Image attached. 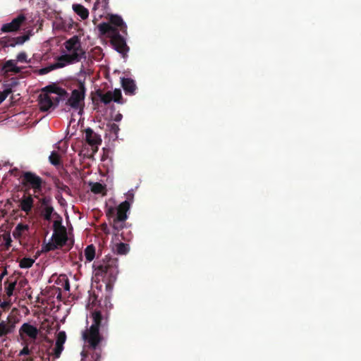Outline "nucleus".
Here are the masks:
<instances>
[{
  "mask_svg": "<svg viewBox=\"0 0 361 361\" xmlns=\"http://www.w3.org/2000/svg\"><path fill=\"white\" fill-rule=\"evenodd\" d=\"M29 230V226L27 224H18L13 232V234L15 235L16 233H18V235H21V233L25 231Z\"/></svg>",
  "mask_w": 361,
  "mask_h": 361,
  "instance_id": "nucleus-33",
  "label": "nucleus"
},
{
  "mask_svg": "<svg viewBox=\"0 0 361 361\" xmlns=\"http://www.w3.org/2000/svg\"><path fill=\"white\" fill-rule=\"evenodd\" d=\"M66 340V332L62 331H59L56 336V343L63 345Z\"/></svg>",
  "mask_w": 361,
  "mask_h": 361,
  "instance_id": "nucleus-34",
  "label": "nucleus"
},
{
  "mask_svg": "<svg viewBox=\"0 0 361 361\" xmlns=\"http://www.w3.org/2000/svg\"><path fill=\"white\" fill-rule=\"evenodd\" d=\"M15 319L8 316L6 321L0 322V338L5 337L8 334L13 333L16 328Z\"/></svg>",
  "mask_w": 361,
  "mask_h": 361,
  "instance_id": "nucleus-11",
  "label": "nucleus"
},
{
  "mask_svg": "<svg viewBox=\"0 0 361 361\" xmlns=\"http://www.w3.org/2000/svg\"><path fill=\"white\" fill-rule=\"evenodd\" d=\"M59 188L61 190H62L63 191H65V192H66V190H69V188H68L67 185H64V184H62V185H61V186H59Z\"/></svg>",
  "mask_w": 361,
  "mask_h": 361,
  "instance_id": "nucleus-50",
  "label": "nucleus"
},
{
  "mask_svg": "<svg viewBox=\"0 0 361 361\" xmlns=\"http://www.w3.org/2000/svg\"><path fill=\"white\" fill-rule=\"evenodd\" d=\"M113 251L117 255H126L129 250V245L124 243H116L113 247Z\"/></svg>",
  "mask_w": 361,
  "mask_h": 361,
  "instance_id": "nucleus-24",
  "label": "nucleus"
},
{
  "mask_svg": "<svg viewBox=\"0 0 361 361\" xmlns=\"http://www.w3.org/2000/svg\"><path fill=\"white\" fill-rule=\"evenodd\" d=\"M53 241L54 243H56V245L58 246H63L66 244V236L65 235L62 234H58L54 233L52 236Z\"/></svg>",
  "mask_w": 361,
  "mask_h": 361,
  "instance_id": "nucleus-29",
  "label": "nucleus"
},
{
  "mask_svg": "<svg viewBox=\"0 0 361 361\" xmlns=\"http://www.w3.org/2000/svg\"><path fill=\"white\" fill-rule=\"evenodd\" d=\"M56 224H57V222H56V221H55V222H54V226H56Z\"/></svg>",
  "mask_w": 361,
  "mask_h": 361,
  "instance_id": "nucleus-57",
  "label": "nucleus"
},
{
  "mask_svg": "<svg viewBox=\"0 0 361 361\" xmlns=\"http://www.w3.org/2000/svg\"><path fill=\"white\" fill-rule=\"evenodd\" d=\"M2 279H3L2 275H0V283H1Z\"/></svg>",
  "mask_w": 361,
  "mask_h": 361,
  "instance_id": "nucleus-55",
  "label": "nucleus"
},
{
  "mask_svg": "<svg viewBox=\"0 0 361 361\" xmlns=\"http://www.w3.org/2000/svg\"><path fill=\"white\" fill-rule=\"evenodd\" d=\"M42 91L48 94L49 93H54V94H56L58 96L62 97L63 98H65L68 96V92L65 89H63L61 87H59L55 84L49 85L44 87L42 90Z\"/></svg>",
  "mask_w": 361,
  "mask_h": 361,
  "instance_id": "nucleus-17",
  "label": "nucleus"
},
{
  "mask_svg": "<svg viewBox=\"0 0 361 361\" xmlns=\"http://www.w3.org/2000/svg\"><path fill=\"white\" fill-rule=\"evenodd\" d=\"M65 47L69 53H77L86 59V53L82 49L80 40L78 36L75 35L67 40L65 42Z\"/></svg>",
  "mask_w": 361,
  "mask_h": 361,
  "instance_id": "nucleus-6",
  "label": "nucleus"
},
{
  "mask_svg": "<svg viewBox=\"0 0 361 361\" xmlns=\"http://www.w3.org/2000/svg\"><path fill=\"white\" fill-rule=\"evenodd\" d=\"M128 199L130 200H133V193H132L130 192H128Z\"/></svg>",
  "mask_w": 361,
  "mask_h": 361,
  "instance_id": "nucleus-51",
  "label": "nucleus"
},
{
  "mask_svg": "<svg viewBox=\"0 0 361 361\" xmlns=\"http://www.w3.org/2000/svg\"><path fill=\"white\" fill-rule=\"evenodd\" d=\"M26 18L24 15H18L16 18H13L11 23L4 24L1 28V31L5 33L16 32L20 30Z\"/></svg>",
  "mask_w": 361,
  "mask_h": 361,
  "instance_id": "nucleus-8",
  "label": "nucleus"
},
{
  "mask_svg": "<svg viewBox=\"0 0 361 361\" xmlns=\"http://www.w3.org/2000/svg\"><path fill=\"white\" fill-rule=\"evenodd\" d=\"M95 95L98 97L100 99V102L104 104H109L112 101L113 98L111 97V96H113L111 91H108L106 93H103L102 90L100 89L96 90Z\"/></svg>",
  "mask_w": 361,
  "mask_h": 361,
  "instance_id": "nucleus-23",
  "label": "nucleus"
},
{
  "mask_svg": "<svg viewBox=\"0 0 361 361\" xmlns=\"http://www.w3.org/2000/svg\"><path fill=\"white\" fill-rule=\"evenodd\" d=\"M95 247L91 244L86 247L84 250V255L87 262H92L95 257Z\"/></svg>",
  "mask_w": 361,
  "mask_h": 361,
  "instance_id": "nucleus-26",
  "label": "nucleus"
},
{
  "mask_svg": "<svg viewBox=\"0 0 361 361\" xmlns=\"http://www.w3.org/2000/svg\"><path fill=\"white\" fill-rule=\"evenodd\" d=\"M21 184L25 188V192L32 190L34 197L39 199L42 195V189L46 185V181L35 173L24 171L21 175Z\"/></svg>",
  "mask_w": 361,
  "mask_h": 361,
  "instance_id": "nucleus-3",
  "label": "nucleus"
},
{
  "mask_svg": "<svg viewBox=\"0 0 361 361\" xmlns=\"http://www.w3.org/2000/svg\"><path fill=\"white\" fill-rule=\"evenodd\" d=\"M61 98H63V97H60V96H58V97H56L55 98L51 99L52 101L54 102V107L56 106L59 104V102L61 100Z\"/></svg>",
  "mask_w": 361,
  "mask_h": 361,
  "instance_id": "nucleus-44",
  "label": "nucleus"
},
{
  "mask_svg": "<svg viewBox=\"0 0 361 361\" xmlns=\"http://www.w3.org/2000/svg\"><path fill=\"white\" fill-rule=\"evenodd\" d=\"M38 105L40 111H47L54 107V102L48 94L42 91L38 96Z\"/></svg>",
  "mask_w": 361,
  "mask_h": 361,
  "instance_id": "nucleus-15",
  "label": "nucleus"
},
{
  "mask_svg": "<svg viewBox=\"0 0 361 361\" xmlns=\"http://www.w3.org/2000/svg\"><path fill=\"white\" fill-rule=\"evenodd\" d=\"M96 277H101L109 283L116 281L118 274V259L106 255L102 260H97L92 264Z\"/></svg>",
  "mask_w": 361,
  "mask_h": 361,
  "instance_id": "nucleus-2",
  "label": "nucleus"
},
{
  "mask_svg": "<svg viewBox=\"0 0 361 361\" xmlns=\"http://www.w3.org/2000/svg\"><path fill=\"white\" fill-rule=\"evenodd\" d=\"M90 317L92 324L82 332V338L87 350L89 360L99 361L103 352V343L105 342V338L99 330L108 326L109 317L106 314L97 310L92 311Z\"/></svg>",
  "mask_w": 361,
  "mask_h": 361,
  "instance_id": "nucleus-1",
  "label": "nucleus"
},
{
  "mask_svg": "<svg viewBox=\"0 0 361 361\" xmlns=\"http://www.w3.org/2000/svg\"><path fill=\"white\" fill-rule=\"evenodd\" d=\"M113 96H111L112 101L118 103V104H123V97L121 94V91L119 89H116L114 92H112Z\"/></svg>",
  "mask_w": 361,
  "mask_h": 361,
  "instance_id": "nucleus-31",
  "label": "nucleus"
},
{
  "mask_svg": "<svg viewBox=\"0 0 361 361\" xmlns=\"http://www.w3.org/2000/svg\"><path fill=\"white\" fill-rule=\"evenodd\" d=\"M110 23L113 25H115L120 28V30L126 34L127 32V26L124 23L123 19L121 16L117 15H112L110 17L109 19Z\"/></svg>",
  "mask_w": 361,
  "mask_h": 361,
  "instance_id": "nucleus-20",
  "label": "nucleus"
},
{
  "mask_svg": "<svg viewBox=\"0 0 361 361\" xmlns=\"http://www.w3.org/2000/svg\"><path fill=\"white\" fill-rule=\"evenodd\" d=\"M63 350V345L61 344H55V348L54 349V354L56 357H59L62 351Z\"/></svg>",
  "mask_w": 361,
  "mask_h": 361,
  "instance_id": "nucleus-37",
  "label": "nucleus"
},
{
  "mask_svg": "<svg viewBox=\"0 0 361 361\" xmlns=\"http://www.w3.org/2000/svg\"><path fill=\"white\" fill-rule=\"evenodd\" d=\"M2 92L6 96V97H7L12 92V90L11 87H6V88L2 91Z\"/></svg>",
  "mask_w": 361,
  "mask_h": 361,
  "instance_id": "nucleus-42",
  "label": "nucleus"
},
{
  "mask_svg": "<svg viewBox=\"0 0 361 361\" xmlns=\"http://www.w3.org/2000/svg\"><path fill=\"white\" fill-rule=\"evenodd\" d=\"M16 287V283H11L6 288V294L10 296L13 294V292Z\"/></svg>",
  "mask_w": 361,
  "mask_h": 361,
  "instance_id": "nucleus-39",
  "label": "nucleus"
},
{
  "mask_svg": "<svg viewBox=\"0 0 361 361\" xmlns=\"http://www.w3.org/2000/svg\"><path fill=\"white\" fill-rule=\"evenodd\" d=\"M111 37V42L114 49L123 56L126 55L129 48L127 46L125 38L119 34L118 31L115 32Z\"/></svg>",
  "mask_w": 361,
  "mask_h": 361,
  "instance_id": "nucleus-7",
  "label": "nucleus"
},
{
  "mask_svg": "<svg viewBox=\"0 0 361 361\" xmlns=\"http://www.w3.org/2000/svg\"><path fill=\"white\" fill-rule=\"evenodd\" d=\"M97 28L102 35H105L106 34H111V36L115 34L118 31V30L113 27L108 23H102L98 25Z\"/></svg>",
  "mask_w": 361,
  "mask_h": 361,
  "instance_id": "nucleus-22",
  "label": "nucleus"
},
{
  "mask_svg": "<svg viewBox=\"0 0 361 361\" xmlns=\"http://www.w3.org/2000/svg\"><path fill=\"white\" fill-rule=\"evenodd\" d=\"M4 239L5 240V246L8 249L11 245L12 240L9 235H4Z\"/></svg>",
  "mask_w": 361,
  "mask_h": 361,
  "instance_id": "nucleus-40",
  "label": "nucleus"
},
{
  "mask_svg": "<svg viewBox=\"0 0 361 361\" xmlns=\"http://www.w3.org/2000/svg\"><path fill=\"white\" fill-rule=\"evenodd\" d=\"M2 92L6 96V97H7L12 92V90L11 87H6V88L2 91Z\"/></svg>",
  "mask_w": 361,
  "mask_h": 361,
  "instance_id": "nucleus-43",
  "label": "nucleus"
},
{
  "mask_svg": "<svg viewBox=\"0 0 361 361\" xmlns=\"http://www.w3.org/2000/svg\"><path fill=\"white\" fill-rule=\"evenodd\" d=\"M63 288L66 290H70V284H69V281H68V279H65V283L63 285Z\"/></svg>",
  "mask_w": 361,
  "mask_h": 361,
  "instance_id": "nucleus-47",
  "label": "nucleus"
},
{
  "mask_svg": "<svg viewBox=\"0 0 361 361\" xmlns=\"http://www.w3.org/2000/svg\"><path fill=\"white\" fill-rule=\"evenodd\" d=\"M114 213H115V209L112 207L108 209L107 212H106V215L107 216H111V215H114Z\"/></svg>",
  "mask_w": 361,
  "mask_h": 361,
  "instance_id": "nucleus-48",
  "label": "nucleus"
},
{
  "mask_svg": "<svg viewBox=\"0 0 361 361\" xmlns=\"http://www.w3.org/2000/svg\"><path fill=\"white\" fill-rule=\"evenodd\" d=\"M73 11L81 18L86 20L89 17V11L84 6L79 4H73L72 6Z\"/></svg>",
  "mask_w": 361,
  "mask_h": 361,
  "instance_id": "nucleus-21",
  "label": "nucleus"
},
{
  "mask_svg": "<svg viewBox=\"0 0 361 361\" xmlns=\"http://www.w3.org/2000/svg\"><path fill=\"white\" fill-rule=\"evenodd\" d=\"M18 84V82L15 79H11V81L10 83L6 85V87H9L12 88L13 87L16 86Z\"/></svg>",
  "mask_w": 361,
  "mask_h": 361,
  "instance_id": "nucleus-45",
  "label": "nucleus"
},
{
  "mask_svg": "<svg viewBox=\"0 0 361 361\" xmlns=\"http://www.w3.org/2000/svg\"><path fill=\"white\" fill-rule=\"evenodd\" d=\"M30 37L28 35H24L16 37H3L1 43L4 47H14L16 45H22L26 41L29 39Z\"/></svg>",
  "mask_w": 361,
  "mask_h": 361,
  "instance_id": "nucleus-13",
  "label": "nucleus"
},
{
  "mask_svg": "<svg viewBox=\"0 0 361 361\" xmlns=\"http://www.w3.org/2000/svg\"><path fill=\"white\" fill-rule=\"evenodd\" d=\"M130 203L128 200L121 202L116 208V216L115 217L121 220H126L127 212L130 209Z\"/></svg>",
  "mask_w": 361,
  "mask_h": 361,
  "instance_id": "nucleus-18",
  "label": "nucleus"
},
{
  "mask_svg": "<svg viewBox=\"0 0 361 361\" xmlns=\"http://www.w3.org/2000/svg\"><path fill=\"white\" fill-rule=\"evenodd\" d=\"M126 225V220H121L118 218L115 217L113 221V228L114 230L115 234H118V232L121 231Z\"/></svg>",
  "mask_w": 361,
  "mask_h": 361,
  "instance_id": "nucleus-28",
  "label": "nucleus"
},
{
  "mask_svg": "<svg viewBox=\"0 0 361 361\" xmlns=\"http://www.w3.org/2000/svg\"><path fill=\"white\" fill-rule=\"evenodd\" d=\"M22 71V68L17 66L16 61L13 59L6 61L2 66L0 73L4 78L10 77L12 73L18 74Z\"/></svg>",
  "mask_w": 361,
  "mask_h": 361,
  "instance_id": "nucleus-9",
  "label": "nucleus"
},
{
  "mask_svg": "<svg viewBox=\"0 0 361 361\" xmlns=\"http://www.w3.org/2000/svg\"><path fill=\"white\" fill-rule=\"evenodd\" d=\"M85 90L86 88L85 83L80 82L78 83V88L72 91L71 97L66 102V105L69 106L75 110H82L84 106Z\"/></svg>",
  "mask_w": 361,
  "mask_h": 361,
  "instance_id": "nucleus-4",
  "label": "nucleus"
},
{
  "mask_svg": "<svg viewBox=\"0 0 361 361\" xmlns=\"http://www.w3.org/2000/svg\"><path fill=\"white\" fill-rule=\"evenodd\" d=\"M121 235L123 236V233H121ZM122 238H123V239L126 240V238L124 237H122Z\"/></svg>",
  "mask_w": 361,
  "mask_h": 361,
  "instance_id": "nucleus-56",
  "label": "nucleus"
},
{
  "mask_svg": "<svg viewBox=\"0 0 361 361\" xmlns=\"http://www.w3.org/2000/svg\"><path fill=\"white\" fill-rule=\"evenodd\" d=\"M30 353V350H29L27 346H25L20 352L19 355H29Z\"/></svg>",
  "mask_w": 361,
  "mask_h": 361,
  "instance_id": "nucleus-41",
  "label": "nucleus"
},
{
  "mask_svg": "<svg viewBox=\"0 0 361 361\" xmlns=\"http://www.w3.org/2000/svg\"><path fill=\"white\" fill-rule=\"evenodd\" d=\"M35 259L30 257H23L19 262V267L21 269L30 268L35 263Z\"/></svg>",
  "mask_w": 361,
  "mask_h": 361,
  "instance_id": "nucleus-30",
  "label": "nucleus"
},
{
  "mask_svg": "<svg viewBox=\"0 0 361 361\" xmlns=\"http://www.w3.org/2000/svg\"><path fill=\"white\" fill-rule=\"evenodd\" d=\"M103 4H104V6H103L104 8H106L108 6V4H109V0H104Z\"/></svg>",
  "mask_w": 361,
  "mask_h": 361,
  "instance_id": "nucleus-52",
  "label": "nucleus"
},
{
  "mask_svg": "<svg viewBox=\"0 0 361 361\" xmlns=\"http://www.w3.org/2000/svg\"><path fill=\"white\" fill-rule=\"evenodd\" d=\"M90 186L91 192H92L94 194H100L104 192L106 190L105 185H102V183L99 182L96 183H92L90 182L89 183Z\"/></svg>",
  "mask_w": 361,
  "mask_h": 361,
  "instance_id": "nucleus-27",
  "label": "nucleus"
},
{
  "mask_svg": "<svg viewBox=\"0 0 361 361\" xmlns=\"http://www.w3.org/2000/svg\"><path fill=\"white\" fill-rule=\"evenodd\" d=\"M84 59L83 56H79L77 53H69L61 55L57 59V62L55 63L56 66L61 65L60 68H63L68 64H73L78 63Z\"/></svg>",
  "mask_w": 361,
  "mask_h": 361,
  "instance_id": "nucleus-10",
  "label": "nucleus"
},
{
  "mask_svg": "<svg viewBox=\"0 0 361 361\" xmlns=\"http://www.w3.org/2000/svg\"><path fill=\"white\" fill-rule=\"evenodd\" d=\"M39 202L41 205L39 208V215L47 221H51L53 216H59V214L55 212L52 206V199L49 196H44L42 198L39 197Z\"/></svg>",
  "mask_w": 361,
  "mask_h": 361,
  "instance_id": "nucleus-5",
  "label": "nucleus"
},
{
  "mask_svg": "<svg viewBox=\"0 0 361 361\" xmlns=\"http://www.w3.org/2000/svg\"><path fill=\"white\" fill-rule=\"evenodd\" d=\"M49 161L52 165H54L57 169L63 167L61 156L59 153H57L55 151H53L51 153L50 156L49 157Z\"/></svg>",
  "mask_w": 361,
  "mask_h": 361,
  "instance_id": "nucleus-25",
  "label": "nucleus"
},
{
  "mask_svg": "<svg viewBox=\"0 0 361 361\" xmlns=\"http://www.w3.org/2000/svg\"><path fill=\"white\" fill-rule=\"evenodd\" d=\"M38 334L37 328L30 323H24L19 329V335L23 340L25 339V336H28L32 340H35Z\"/></svg>",
  "mask_w": 361,
  "mask_h": 361,
  "instance_id": "nucleus-12",
  "label": "nucleus"
},
{
  "mask_svg": "<svg viewBox=\"0 0 361 361\" xmlns=\"http://www.w3.org/2000/svg\"><path fill=\"white\" fill-rule=\"evenodd\" d=\"M109 128V132L113 133L116 137H118V133L120 130L118 126L114 123H110L107 126Z\"/></svg>",
  "mask_w": 361,
  "mask_h": 361,
  "instance_id": "nucleus-35",
  "label": "nucleus"
},
{
  "mask_svg": "<svg viewBox=\"0 0 361 361\" xmlns=\"http://www.w3.org/2000/svg\"><path fill=\"white\" fill-rule=\"evenodd\" d=\"M60 66H61V65L56 66V63H54L47 67L42 68L39 69L38 71V73L39 75H45L56 68H59Z\"/></svg>",
  "mask_w": 361,
  "mask_h": 361,
  "instance_id": "nucleus-32",
  "label": "nucleus"
},
{
  "mask_svg": "<svg viewBox=\"0 0 361 361\" xmlns=\"http://www.w3.org/2000/svg\"><path fill=\"white\" fill-rule=\"evenodd\" d=\"M7 274L8 272L6 268H4L3 272L0 274V275H2V277L4 278Z\"/></svg>",
  "mask_w": 361,
  "mask_h": 361,
  "instance_id": "nucleus-53",
  "label": "nucleus"
},
{
  "mask_svg": "<svg viewBox=\"0 0 361 361\" xmlns=\"http://www.w3.org/2000/svg\"><path fill=\"white\" fill-rule=\"evenodd\" d=\"M123 118V115L120 113H118L117 114H116V116H114V120L116 121V122H119L121 121Z\"/></svg>",
  "mask_w": 361,
  "mask_h": 361,
  "instance_id": "nucleus-46",
  "label": "nucleus"
},
{
  "mask_svg": "<svg viewBox=\"0 0 361 361\" xmlns=\"http://www.w3.org/2000/svg\"><path fill=\"white\" fill-rule=\"evenodd\" d=\"M34 195L29 194L23 195L20 200V208L22 211L25 212L26 214H29L34 206Z\"/></svg>",
  "mask_w": 361,
  "mask_h": 361,
  "instance_id": "nucleus-16",
  "label": "nucleus"
},
{
  "mask_svg": "<svg viewBox=\"0 0 361 361\" xmlns=\"http://www.w3.org/2000/svg\"><path fill=\"white\" fill-rule=\"evenodd\" d=\"M85 141L88 143L91 147H96L95 151H97L98 146L102 144V138L99 135L94 132V130L87 128L85 130Z\"/></svg>",
  "mask_w": 361,
  "mask_h": 361,
  "instance_id": "nucleus-14",
  "label": "nucleus"
},
{
  "mask_svg": "<svg viewBox=\"0 0 361 361\" xmlns=\"http://www.w3.org/2000/svg\"><path fill=\"white\" fill-rule=\"evenodd\" d=\"M121 85L126 92V94H134L136 89V85L135 82L131 78H123L121 79Z\"/></svg>",
  "mask_w": 361,
  "mask_h": 361,
  "instance_id": "nucleus-19",
  "label": "nucleus"
},
{
  "mask_svg": "<svg viewBox=\"0 0 361 361\" xmlns=\"http://www.w3.org/2000/svg\"><path fill=\"white\" fill-rule=\"evenodd\" d=\"M57 247H58L56 245V243H54V241L49 242L44 245V250L45 252H49V251L54 250Z\"/></svg>",
  "mask_w": 361,
  "mask_h": 361,
  "instance_id": "nucleus-38",
  "label": "nucleus"
},
{
  "mask_svg": "<svg viewBox=\"0 0 361 361\" xmlns=\"http://www.w3.org/2000/svg\"><path fill=\"white\" fill-rule=\"evenodd\" d=\"M99 4V1L97 0V1L95 2L94 5V7H93V9H94V10H96V9L97 8V5H98Z\"/></svg>",
  "mask_w": 361,
  "mask_h": 361,
  "instance_id": "nucleus-54",
  "label": "nucleus"
},
{
  "mask_svg": "<svg viewBox=\"0 0 361 361\" xmlns=\"http://www.w3.org/2000/svg\"><path fill=\"white\" fill-rule=\"evenodd\" d=\"M27 54H26L25 51L20 52V53L17 55V56H16V63H17V62H21V63H23V62H26V63H30V61H27Z\"/></svg>",
  "mask_w": 361,
  "mask_h": 361,
  "instance_id": "nucleus-36",
  "label": "nucleus"
},
{
  "mask_svg": "<svg viewBox=\"0 0 361 361\" xmlns=\"http://www.w3.org/2000/svg\"><path fill=\"white\" fill-rule=\"evenodd\" d=\"M6 99V96L2 92H0V104H1Z\"/></svg>",
  "mask_w": 361,
  "mask_h": 361,
  "instance_id": "nucleus-49",
  "label": "nucleus"
}]
</instances>
